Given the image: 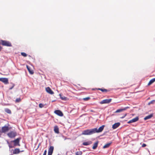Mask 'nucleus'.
<instances>
[{"label": "nucleus", "mask_w": 155, "mask_h": 155, "mask_svg": "<svg viewBox=\"0 0 155 155\" xmlns=\"http://www.w3.org/2000/svg\"><path fill=\"white\" fill-rule=\"evenodd\" d=\"M94 130L93 129L85 130L82 132V134L84 135H90L95 133Z\"/></svg>", "instance_id": "1"}, {"label": "nucleus", "mask_w": 155, "mask_h": 155, "mask_svg": "<svg viewBox=\"0 0 155 155\" xmlns=\"http://www.w3.org/2000/svg\"><path fill=\"white\" fill-rule=\"evenodd\" d=\"M0 44L3 46H6L8 47H11L12 45L11 43L9 41L3 40H0Z\"/></svg>", "instance_id": "2"}, {"label": "nucleus", "mask_w": 155, "mask_h": 155, "mask_svg": "<svg viewBox=\"0 0 155 155\" xmlns=\"http://www.w3.org/2000/svg\"><path fill=\"white\" fill-rule=\"evenodd\" d=\"M104 125H103L102 126H101L98 129H97V128H93L94 130V133H100L102 131V130H103Z\"/></svg>", "instance_id": "3"}, {"label": "nucleus", "mask_w": 155, "mask_h": 155, "mask_svg": "<svg viewBox=\"0 0 155 155\" xmlns=\"http://www.w3.org/2000/svg\"><path fill=\"white\" fill-rule=\"evenodd\" d=\"M8 135L9 137L13 138L16 135V133L13 131H11L8 134Z\"/></svg>", "instance_id": "4"}, {"label": "nucleus", "mask_w": 155, "mask_h": 155, "mask_svg": "<svg viewBox=\"0 0 155 155\" xmlns=\"http://www.w3.org/2000/svg\"><path fill=\"white\" fill-rule=\"evenodd\" d=\"M112 99H106L102 100V101L100 102V103L101 104H108L111 102Z\"/></svg>", "instance_id": "5"}, {"label": "nucleus", "mask_w": 155, "mask_h": 155, "mask_svg": "<svg viewBox=\"0 0 155 155\" xmlns=\"http://www.w3.org/2000/svg\"><path fill=\"white\" fill-rule=\"evenodd\" d=\"M0 81L2 82L5 84L8 83V79L6 78H0Z\"/></svg>", "instance_id": "6"}, {"label": "nucleus", "mask_w": 155, "mask_h": 155, "mask_svg": "<svg viewBox=\"0 0 155 155\" xmlns=\"http://www.w3.org/2000/svg\"><path fill=\"white\" fill-rule=\"evenodd\" d=\"M139 119V117H137L135 118L132 119V120H129L127 122L128 124H130L132 123H134L137 121Z\"/></svg>", "instance_id": "7"}, {"label": "nucleus", "mask_w": 155, "mask_h": 155, "mask_svg": "<svg viewBox=\"0 0 155 155\" xmlns=\"http://www.w3.org/2000/svg\"><path fill=\"white\" fill-rule=\"evenodd\" d=\"M54 147L53 146H50L48 149V155H52L53 150Z\"/></svg>", "instance_id": "8"}, {"label": "nucleus", "mask_w": 155, "mask_h": 155, "mask_svg": "<svg viewBox=\"0 0 155 155\" xmlns=\"http://www.w3.org/2000/svg\"><path fill=\"white\" fill-rule=\"evenodd\" d=\"M54 113L56 114L57 115H58L60 116H61V117H62V116H63V113L60 110H55L54 111Z\"/></svg>", "instance_id": "9"}, {"label": "nucleus", "mask_w": 155, "mask_h": 155, "mask_svg": "<svg viewBox=\"0 0 155 155\" xmlns=\"http://www.w3.org/2000/svg\"><path fill=\"white\" fill-rule=\"evenodd\" d=\"M45 90L46 92L50 94H54V92L49 87H46Z\"/></svg>", "instance_id": "10"}, {"label": "nucleus", "mask_w": 155, "mask_h": 155, "mask_svg": "<svg viewBox=\"0 0 155 155\" xmlns=\"http://www.w3.org/2000/svg\"><path fill=\"white\" fill-rule=\"evenodd\" d=\"M26 68L30 74H34V72L33 70L31 69L30 67L28 65H26Z\"/></svg>", "instance_id": "11"}, {"label": "nucleus", "mask_w": 155, "mask_h": 155, "mask_svg": "<svg viewBox=\"0 0 155 155\" xmlns=\"http://www.w3.org/2000/svg\"><path fill=\"white\" fill-rule=\"evenodd\" d=\"M13 142L14 143V145L15 146L18 145L19 146L20 145L19 144V139L18 138H17L16 139L14 140Z\"/></svg>", "instance_id": "12"}, {"label": "nucleus", "mask_w": 155, "mask_h": 155, "mask_svg": "<svg viewBox=\"0 0 155 155\" xmlns=\"http://www.w3.org/2000/svg\"><path fill=\"white\" fill-rule=\"evenodd\" d=\"M120 123L119 122L115 123L112 126L113 129H115L118 127L120 125Z\"/></svg>", "instance_id": "13"}, {"label": "nucleus", "mask_w": 155, "mask_h": 155, "mask_svg": "<svg viewBox=\"0 0 155 155\" xmlns=\"http://www.w3.org/2000/svg\"><path fill=\"white\" fill-rule=\"evenodd\" d=\"M8 127H4L2 128V131L4 133L7 131L8 130Z\"/></svg>", "instance_id": "14"}, {"label": "nucleus", "mask_w": 155, "mask_h": 155, "mask_svg": "<svg viewBox=\"0 0 155 155\" xmlns=\"http://www.w3.org/2000/svg\"><path fill=\"white\" fill-rule=\"evenodd\" d=\"M54 132L57 134L59 133V128L58 126H55L54 127Z\"/></svg>", "instance_id": "15"}, {"label": "nucleus", "mask_w": 155, "mask_h": 155, "mask_svg": "<svg viewBox=\"0 0 155 155\" xmlns=\"http://www.w3.org/2000/svg\"><path fill=\"white\" fill-rule=\"evenodd\" d=\"M20 152L19 149L18 148H16L13 151V153L14 154H18Z\"/></svg>", "instance_id": "16"}, {"label": "nucleus", "mask_w": 155, "mask_h": 155, "mask_svg": "<svg viewBox=\"0 0 155 155\" xmlns=\"http://www.w3.org/2000/svg\"><path fill=\"white\" fill-rule=\"evenodd\" d=\"M127 107H125L123 109H120L118 110H117L115 112V113H117L119 112H120L123 111L125 110Z\"/></svg>", "instance_id": "17"}, {"label": "nucleus", "mask_w": 155, "mask_h": 155, "mask_svg": "<svg viewBox=\"0 0 155 155\" xmlns=\"http://www.w3.org/2000/svg\"><path fill=\"white\" fill-rule=\"evenodd\" d=\"M92 143L91 141H88L87 142H84L83 143V145L84 146H87L91 144Z\"/></svg>", "instance_id": "18"}, {"label": "nucleus", "mask_w": 155, "mask_h": 155, "mask_svg": "<svg viewBox=\"0 0 155 155\" xmlns=\"http://www.w3.org/2000/svg\"><path fill=\"white\" fill-rule=\"evenodd\" d=\"M155 81V78H153L152 79L150 80L148 84V85L149 86L153 84Z\"/></svg>", "instance_id": "19"}, {"label": "nucleus", "mask_w": 155, "mask_h": 155, "mask_svg": "<svg viewBox=\"0 0 155 155\" xmlns=\"http://www.w3.org/2000/svg\"><path fill=\"white\" fill-rule=\"evenodd\" d=\"M153 114H150L149 115H148L147 116H146V117H145L144 118V120H146L147 119H150V118H151L152 117H153Z\"/></svg>", "instance_id": "20"}, {"label": "nucleus", "mask_w": 155, "mask_h": 155, "mask_svg": "<svg viewBox=\"0 0 155 155\" xmlns=\"http://www.w3.org/2000/svg\"><path fill=\"white\" fill-rule=\"evenodd\" d=\"M98 142L97 141L93 145V146L92 148L93 149H95L98 146Z\"/></svg>", "instance_id": "21"}, {"label": "nucleus", "mask_w": 155, "mask_h": 155, "mask_svg": "<svg viewBox=\"0 0 155 155\" xmlns=\"http://www.w3.org/2000/svg\"><path fill=\"white\" fill-rule=\"evenodd\" d=\"M111 143H112L111 142H110V143H107L106 144L103 146V148L104 149V148H106L110 146Z\"/></svg>", "instance_id": "22"}, {"label": "nucleus", "mask_w": 155, "mask_h": 155, "mask_svg": "<svg viewBox=\"0 0 155 155\" xmlns=\"http://www.w3.org/2000/svg\"><path fill=\"white\" fill-rule=\"evenodd\" d=\"M97 89L98 90H100L102 92H107L109 91V90H108L107 89H105L104 88H98Z\"/></svg>", "instance_id": "23"}, {"label": "nucleus", "mask_w": 155, "mask_h": 155, "mask_svg": "<svg viewBox=\"0 0 155 155\" xmlns=\"http://www.w3.org/2000/svg\"><path fill=\"white\" fill-rule=\"evenodd\" d=\"M82 152L81 151H77L76 152L75 155H81Z\"/></svg>", "instance_id": "24"}, {"label": "nucleus", "mask_w": 155, "mask_h": 155, "mask_svg": "<svg viewBox=\"0 0 155 155\" xmlns=\"http://www.w3.org/2000/svg\"><path fill=\"white\" fill-rule=\"evenodd\" d=\"M5 110L6 112L8 114H11V110L8 109H5Z\"/></svg>", "instance_id": "25"}, {"label": "nucleus", "mask_w": 155, "mask_h": 155, "mask_svg": "<svg viewBox=\"0 0 155 155\" xmlns=\"http://www.w3.org/2000/svg\"><path fill=\"white\" fill-rule=\"evenodd\" d=\"M21 101V99L20 98H17L15 100V102L16 103L19 102Z\"/></svg>", "instance_id": "26"}, {"label": "nucleus", "mask_w": 155, "mask_h": 155, "mask_svg": "<svg viewBox=\"0 0 155 155\" xmlns=\"http://www.w3.org/2000/svg\"><path fill=\"white\" fill-rule=\"evenodd\" d=\"M21 54L24 57H26L27 56V54L25 52H21Z\"/></svg>", "instance_id": "27"}, {"label": "nucleus", "mask_w": 155, "mask_h": 155, "mask_svg": "<svg viewBox=\"0 0 155 155\" xmlns=\"http://www.w3.org/2000/svg\"><path fill=\"white\" fill-rule=\"evenodd\" d=\"M61 99L65 101L67 100V98L65 97H61Z\"/></svg>", "instance_id": "28"}, {"label": "nucleus", "mask_w": 155, "mask_h": 155, "mask_svg": "<svg viewBox=\"0 0 155 155\" xmlns=\"http://www.w3.org/2000/svg\"><path fill=\"white\" fill-rule=\"evenodd\" d=\"M39 107L41 108L44 107V105L41 103H40L39 104Z\"/></svg>", "instance_id": "29"}, {"label": "nucleus", "mask_w": 155, "mask_h": 155, "mask_svg": "<svg viewBox=\"0 0 155 155\" xmlns=\"http://www.w3.org/2000/svg\"><path fill=\"white\" fill-rule=\"evenodd\" d=\"M90 97H87L83 98V100L85 101H87L90 99Z\"/></svg>", "instance_id": "30"}, {"label": "nucleus", "mask_w": 155, "mask_h": 155, "mask_svg": "<svg viewBox=\"0 0 155 155\" xmlns=\"http://www.w3.org/2000/svg\"><path fill=\"white\" fill-rule=\"evenodd\" d=\"M155 102V101L154 100H152V101H150V102L149 103V104H153V103H154V102Z\"/></svg>", "instance_id": "31"}, {"label": "nucleus", "mask_w": 155, "mask_h": 155, "mask_svg": "<svg viewBox=\"0 0 155 155\" xmlns=\"http://www.w3.org/2000/svg\"><path fill=\"white\" fill-rule=\"evenodd\" d=\"M47 153V150H45L44 152V153L43 155H46Z\"/></svg>", "instance_id": "32"}, {"label": "nucleus", "mask_w": 155, "mask_h": 155, "mask_svg": "<svg viewBox=\"0 0 155 155\" xmlns=\"http://www.w3.org/2000/svg\"><path fill=\"white\" fill-rule=\"evenodd\" d=\"M146 146V145L145 143H143L142 145V147H145Z\"/></svg>", "instance_id": "33"}, {"label": "nucleus", "mask_w": 155, "mask_h": 155, "mask_svg": "<svg viewBox=\"0 0 155 155\" xmlns=\"http://www.w3.org/2000/svg\"><path fill=\"white\" fill-rule=\"evenodd\" d=\"M14 86H15V85H14V84H13V86H12V87H10L9 88V90H11V89H12L14 87Z\"/></svg>", "instance_id": "34"}, {"label": "nucleus", "mask_w": 155, "mask_h": 155, "mask_svg": "<svg viewBox=\"0 0 155 155\" xmlns=\"http://www.w3.org/2000/svg\"><path fill=\"white\" fill-rule=\"evenodd\" d=\"M126 115H127L126 114H125L124 115V116H123V117H121V118H124V117H125L126 116Z\"/></svg>", "instance_id": "35"}]
</instances>
